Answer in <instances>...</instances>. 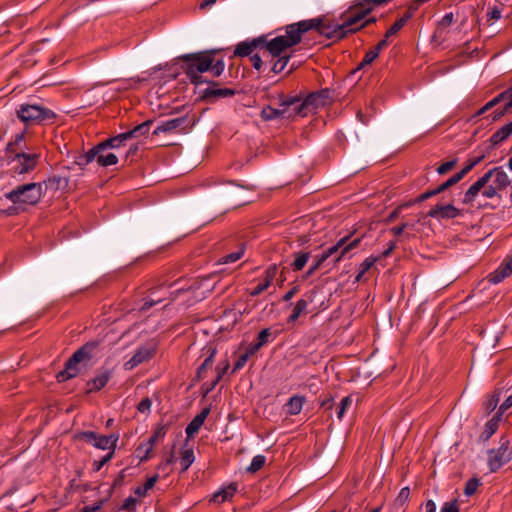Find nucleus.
<instances>
[{
  "label": "nucleus",
  "instance_id": "obj_1",
  "mask_svg": "<svg viewBox=\"0 0 512 512\" xmlns=\"http://www.w3.org/2000/svg\"><path fill=\"white\" fill-rule=\"evenodd\" d=\"M510 185L511 180L503 168L500 166L494 167L488 170L467 189L462 202L467 205L473 204L481 190L485 198L492 199L497 196L500 197V193L506 190Z\"/></svg>",
  "mask_w": 512,
  "mask_h": 512
},
{
  "label": "nucleus",
  "instance_id": "obj_2",
  "mask_svg": "<svg viewBox=\"0 0 512 512\" xmlns=\"http://www.w3.org/2000/svg\"><path fill=\"white\" fill-rule=\"evenodd\" d=\"M215 49L204 50L196 53L180 55L177 60L182 63V69L192 84L199 85L208 82L202 73L209 71L214 62Z\"/></svg>",
  "mask_w": 512,
  "mask_h": 512
},
{
  "label": "nucleus",
  "instance_id": "obj_3",
  "mask_svg": "<svg viewBox=\"0 0 512 512\" xmlns=\"http://www.w3.org/2000/svg\"><path fill=\"white\" fill-rule=\"evenodd\" d=\"M286 35L277 36L270 41L264 35V42L261 49H265L273 58L282 56V53L302 41V30L299 29L297 22L285 27Z\"/></svg>",
  "mask_w": 512,
  "mask_h": 512
},
{
  "label": "nucleus",
  "instance_id": "obj_4",
  "mask_svg": "<svg viewBox=\"0 0 512 512\" xmlns=\"http://www.w3.org/2000/svg\"><path fill=\"white\" fill-rule=\"evenodd\" d=\"M298 27L302 30V35L313 30L320 36H324L334 42L344 39V32L339 24L332 21H326L323 17H317L297 22Z\"/></svg>",
  "mask_w": 512,
  "mask_h": 512
},
{
  "label": "nucleus",
  "instance_id": "obj_5",
  "mask_svg": "<svg viewBox=\"0 0 512 512\" xmlns=\"http://www.w3.org/2000/svg\"><path fill=\"white\" fill-rule=\"evenodd\" d=\"M97 346V342H87L79 349H77L65 362L64 369L57 373V381L65 382L71 378L76 377L78 374L77 365L81 362L89 361L92 357L93 351L97 348Z\"/></svg>",
  "mask_w": 512,
  "mask_h": 512
},
{
  "label": "nucleus",
  "instance_id": "obj_6",
  "mask_svg": "<svg viewBox=\"0 0 512 512\" xmlns=\"http://www.w3.org/2000/svg\"><path fill=\"white\" fill-rule=\"evenodd\" d=\"M44 194L42 183H27L19 185L5 194L14 204L36 205Z\"/></svg>",
  "mask_w": 512,
  "mask_h": 512
},
{
  "label": "nucleus",
  "instance_id": "obj_7",
  "mask_svg": "<svg viewBox=\"0 0 512 512\" xmlns=\"http://www.w3.org/2000/svg\"><path fill=\"white\" fill-rule=\"evenodd\" d=\"M40 157V153L26 149L6 155L5 159L8 164L14 163L12 169L15 174L24 175L36 169Z\"/></svg>",
  "mask_w": 512,
  "mask_h": 512
},
{
  "label": "nucleus",
  "instance_id": "obj_8",
  "mask_svg": "<svg viewBox=\"0 0 512 512\" xmlns=\"http://www.w3.org/2000/svg\"><path fill=\"white\" fill-rule=\"evenodd\" d=\"M16 113L19 120L27 126L53 120L56 117L52 110L38 104H21Z\"/></svg>",
  "mask_w": 512,
  "mask_h": 512
},
{
  "label": "nucleus",
  "instance_id": "obj_9",
  "mask_svg": "<svg viewBox=\"0 0 512 512\" xmlns=\"http://www.w3.org/2000/svg\"><path fill=\"white\" fill-rule=\"evenodd\" d=\"M512 459V447L508 437L502 436L497 448L488 450L487 463L491 472H497Z\"/></svg>",
  "mask_w": 512,
  "mask_h": 512
},
{
  "label": "nucleus",
  "instance_id": "obj_10",
  "mask_svg": "<svg viewBox=\"0 0 512 512\" xmlns=\"http://www.w3.org/2000/svg\"><path fill=\"white\" fill-rule=\"evenodd\" d=\"M77 438L92 444L95 448L101 450L110 449V451L115 452L119 435L111 434L109 436H106L100 435L94 431H83L78 434Z\"/></svg>",
  "mask_w": 512,
  "mask_h": 512
},
{
  "label": "nucleus",
  "instance_id": "obj_11",
  "mask_svg": "<svg viewBox=\"0 0 512 512\" xmlns=\"http://www.w3.org/2000/svg\"><path fill=\"white\" fill-rule=\"evenodd\" d=\"M209 86L199 93L200 100L213 104L220 98L232 97L236 94L235 89L220 88L216 81H208Z\"/></svg>",
  "mask_w": 512,
  "mask_h": 512
},
{
  "label": "nucleus",
  "instance_id": "obj_12",
  "mask_svg": "<svg viewBox=\"0 0 512 512\" xmlns=\"http://www.w3.org/2000/svg\"><path fill=\"white\" fill-rule=\"evenodd\" d=\"M350 235L344 236L341 239L337 241V243L328 249L324 250L323 253L326 255L327 258L331 257L332 255L337 254V256L334 259L335 263H338L341 261V259L351 250L358 247L361 238H355L352 241L348 242L350 239Z\"/></svg>",
  "mask_w": 512,
  "mask_h": 512
},
{
  "label": "nucleus",
  "instance_id": "obj_13",
  "mask_svg": "<svg viewBox=\"0 0 512 512\" xmlns=\"http://www.w3.org/2000/svg\"><path fill=\"white\" fill-rule=\"evenodd\" d=\"M504 102V105L502 108H499L500 112L504 116L507 114L511 108H512V87H509L508 89L502 91L498 95H496L494 98H492L490 101H488L483 107H481L477 113L476 116L483 115L488 110L494 108L498 105V103Z\"/></svg>",
  "mask_w": 512,
  "mask_h": 512
},
{
  "label": "nucleus",
  "instance_id": "obj_14",
  "mask_svg": "<svg viewBox=\"0 0 512 512\" xmlns=\"http://www.w3.org/2000/svg\"><path fill=\"white\" fill-rule=\"evenodd\" d=\"M168 429H169L168 424H162V423L157 424V426L153 430L152 435L149 437L148 441L145 444H142L137 449L138 451H140L142 449H145L144 450V455L140 456V460L141 461H146V460H148L150 458V454L153 451V447H154L155 443L159 439L165 437V435L168 432Z\"/></svg>",
  "mask_w": 512,
  "mask_h": 512
},
{
  "label": "nucleus",
  "instance_id": "obj_15",
  "mask_svg": "<svg viewBox=\"0 0 512 512\" xmlns=\"http://www.w3.org/2000/svg\"><path fill=\"white\" fill-rule=\"evenodd\" d=\"M427 216L437 220H447L462 216V211L452 204H437L428 211Z\"/></svg>",
  "mask_w": 512,
  "mask_h": 512
},
{
  "label": "nucleus",
  "instance_id": "obj_16",
  "mask_svg": "<svg viewBox=\"0 0 512 512\" xmlns=\"http://www.w3.org/2000/svg\"><path fill=\"white\" fill-rule=\"evenodd\" d=\"M316 294V290H311L305 293L304 296L296 302L291 315L287 319L288 323L295 322L301 314L306 312L308 304L314 301Z\"/></svg>",
  "mask_w": 512,
  "mask_h": 512
},
{
  "label": "nucleus",
  "instance_id": "obj_17",
  "mask_svg": "<svg viewBox=\"0 0 512 512\" xmlns=\"http://www.w3.org/2000/svg\"><path fill=\"white\" fill-rule=\"evenodd\" d=\"M512 274V256L506 257L499 267L488 275V281L498 284Z\"/></svg>",
  "mask_w": 512,
  "mask_h": 512
},
{
  "label": "nucleus",
  "instance_id": "obj_18",
  "mask_svg": "<svg viewBox=\"0 0 512 512\" xmlns=\"http://www.w3.org/2000/svg\"><path fill=\"white\" fill-rule=\"evenodd\" d=\"M278 272V268L276 264H271L264 272L263 281L256 285L251 291L250 296L256 297L264 292L273 282Z\"/></svg>",
  "mask_w": 512,
  "mask_h": 512
},
{
  "label": "nucleus",
  "instance_id": "obj_19",
  "mask_svg": "<svg viewBox=\"0 0 512 512\" xmlns=\"http://www.w3.org/2000/svg\"><path fill=\"white\" fill-rule=\"evenodd\" d=\"M263 42H264V35L254 38L251 41H242L237 44V46L234 50V56H238V57L251 56L252 52L256 48H261V45Z\"/></svg>",
  "mask_w": 512,
  "mask_h": 512
},
{
  "label": "nucleus",
  "instance_id": "obj_20",
  "mask_svg": "<svg viewBox=\"0 0 512 512\" xmlns=\"http://www.w3.org/2000/svg\"><path fill=\"white\" fill-rule=\"evenodd\" d=\"M111 378V371L108 369L101 370L99 374L87 382L88 393L100 391L106 386Z\"/></svg>",
  "mask_w": 512,
  "mask_h": 512
},
{
  "label": "nucleus",
  "instance_id": "obj_21",
  "mask_svg": "<svg viewBox=\"0 0 512 512\" xmlns=\"http://www.w3.org/2000/svg\"><path fill=\"white\" fill-rule=\"evenodd\" d=\"M343 22L340 25L342 28V32H344V38H346L349 34L356 33L361 30L359 28L358 21L352 15V8H349L342 16Z\"/></svg>",
  "mask_w": 512,
  "mask_h": 512
},
{
  "label": "nucleus",
  "instance_id": "obj_22",
  "mask_svg": "<svg viewBox=\"0 0 512 512\" xmlns=\"http://www.w3.org/2000/svg\"><path fill=\"white\" fill-rule=\"evenodd\" d=\"M187 123V116H181L178 118L170 119L162 122L153 131V135H159L160 133L172 132L178 128L183 127Z\"/></svg>",
  "mask_w": 512,
  "mask_h": 512
},
{
  "label": "nucleus",
  "instance_id": "obj_23",
  "mask_svg": "<svg viewBox=\"0 0 512 512\" xmlns=\"http://www.w3.org/2000/svg\"><path fill=\"white\" fill-rule=\"evenodd\" d=\"M319 107H323L320 104L319 99L315 92L308 94L304 99H302L301 104L299 105L298 111L303 115H309L314 113Z\"/></svg>",
  "mask_w": 512,
  "mask_h": 512
},
{
  "label": "nucleus",
  "instance_id": "obj_24",
  "mask_svg": "<svg viewBox=\"0 0 512 512\" xmlns=\"http://www.w3.org/2000/svg\"><path fill=\"white\" fill-rule=\"evenodd\" d=\"M512 134V121L499 128L489 139L488 151L508 139Z\"/></svg>",
  "mask_w": 512,
  "mask_h": 512
},
{
  "label": "nucleus",
  "instance_id": "obj_25",
  "mask_svg": "<svg viewBox=\"0 0 512 512\" xmlns=\"http://www.w3.org/2000/svg\"><path fill=\"white\" fill-rule=\"evenodd\" d=\"M304 403V396L294 395L290 397L284 406L286 414L290 416L298 415L301 412Z\"/></svg>",
  "mask_w": 512,
  "mask_h": 512
},
{
  "label": "nucleus",
  "instance_id": "obj_26",
  "mask_svg": "<svg viewBox=\"0 0 512 512\" xmlns=\"http://www.w3.org/2000/svg\"><path fill=\"white\" fill-rule=\"evenodd\" d=\"M25 134V130L16 134L14 139L6 144L5 156L27 149L25 144L23 143L25 139Z\"/></svg>",
  "mask_w": 512,
  "mask_h": 512
},
{
  "label": "nucleus",
  "instance_id": "obj_27",
  "mask_svg": "<svg viewBox=\"0 0 512 512\" xmlns=\"http://www.w3.org/2000/svg\"><path fill=\"white\" fill-rule=\"evenodd\" d=\"M153 123V120H146L142 122L141 124L135 126L133 129L124 132V135L126 136L127 140L133 139V138H140L142 136H147L150 131V127Z\"/></svg>",
  "mask_w": 512,
  "mask_h": 512
},
{
  "label": "nucleus",
  "instance_id": "obj_28",
  "mask_svg": "<svg viewBox=\"0 0 512 512\" xmlns=\"http://www.w3.org/2000/svg\"><path fill=\"white\" fill-rule=\"evenodd\" d=\"M152 351L148 348H139L132 358L126 363V366H129L130 369L138 366L139 364L148 361L152 358Z\"/></svg>",
  "mask_w": 512,
  "mask_h": 512
},
{
  "label": "nucleus",
  "instance_id": "obj_29",
  "mask_svg": "<svg viewBox=\"0 0 512 512\" xmlns=\"http://www.w3.org/2000/svg\"><path fill=\"white\" fill-rule=\"evenodd\" d=\"M127 138L124 133H120L116 136L110 137L99 143V147H102L104 152L108 149H119L122 146H125Z\"/></svg>",
  "mask_w": 512,
  "mask_h": 512
},
{
  "label": "nucleus",
  "instance_id": "obj_30",
  "mask_svg": "<svg viewBox=\"0 0 512 512\" xmlns=\"http://www.w3.org/2000/svg\"><path fill=\"white\" fill-rule=\"evenodd\" d=\"M237 490V486L235 484H230L226 488H223L217 492H215L211 498V502L215 503H223L233 497Z\"/></svg>",
  "mask_w": 512,
  "mask_h": 512
},
{
  "label": "nucleus",
  "instance_id": "obj_31",
  "mask_svg": "<svg viewBox=\"0 0 512 512\" xmlns=\"http://www.w3.org/2000/svg\"><path fill=\"white\" fill-rule=\"evenodd\" d=\"M500 420V417L498 415H495L492 419H490L481 433L479 440L482 442L488 441L491 436L497 431L498 429V422Z\"/></svg>",
  "mask_w": 512,
  "mask_h": 512
},
{
  "label": "nucleus",
  "instance_id": "obj_32",
  "mask_svg": "<svg viewBox=\"0 0 512 512\" xmlns=\"http://www.w3.org/2000/svg\"><path fill=\"white\" fill-rule=\"evenodd\" d=\"M216 354V348H211L209 355L205 358L203 363L198 367L196 371L195 380L200 381L204 378L206 371L212 366L214 357Z\"/></svg>",
  "mask_w": 512,
  "mask_h": 512
},
{
  "label": "nucleus",
  "instance_id": "obj_33",
  "mask_svg": "<svg viewBox=\"0 0 512 512\" xmlns=\"http://www.w3.org/2000/svg\"><path fill=\"white\" fill-rule=\"evenodd\" d=\"M310 252L308 251H298L293 254L294 260L291 263V268L293 271H300L302 270L305 265L307 264L309 258H310Z\"/></svg>",
  "mask_w": 512,
  "mask_h": 512
},
{
  "label": "nucleus",
  "instance_id": "obj_34",
  "mask_svg": "<svg viewBox=\"0 0 512 512\" xmlns=\"http://www.w3.org/2000/svg\"><path fill=\"white\" fill-rule=\"evenodd\" d=\"M301 102H302V99L299 97H288L287 99H285V103L283 105L286 106V108H289L287 118H292L295 116H301V117L307 116V115H303L302 113H300L298 111L299 105L301 104Z\"/></svg>",
  "mask_w": 512,
  "mask_h": 512
},
{
  "label": "nucleus",
  "instance_id": "obj_35",
  "mask_svg": "<svg viewBox=\"0 0 512 512\" xmlns=\"http://www.w3.org/2000/svg\"><path fill=\"white\" fill-rule=\"evenodd\" d=\"M195 460L194 451L192 448H183L180 457L181 471L185 472L193 464Z\"/></svg>",
  "mask_w": 512,
  "mask_h": 512
},
{
  "label": "nucleus",
  "instance_id": "obj_36",
  "mask_svg": "<svg viewBox=\"0 0 512 512\" xmlns=\"http://www.w3.org/2000/svg\"><path fill=\"white\" fill-rule=\"evenodd\" d=\"M277 335L278 331L273 332L271 328H265L258 333L256 341L263 347L274 341Z\"/></svg>",
  "mask_w": 512,
  "mask_h": 512
},
{
  "label": "nucleus",
  "instance_id": "obj_37",
  "mask_svg": "<svg viewBox=\"0 0 512 512\" xmlns=\"http://www.w3.org/2000/svg\"><path fill=\"white\" fill-rule=\"evenodd\" d=\"M285 116V109H276L271 106L264 107L261 111V118L264 121H270Z\"/></svg>",
  "mask_w": 512,
  "mask_h": 512
},
{
  "label": "nucleus",
  "instance_id": "obj_38",
  "mask_svg": "<svg viewBox=\"0 0 512 512\" xmlns=\"http://www.w3.org/2000/svg\"><path fill=\"white\" fill-rule=\"evenodd\" d=\"M158 479H159L158 474L149 477L147 479V481L145 482V484H143L142 486H138V487H136L134 489V493L138 497L146 496L147 492L155 486V484L157 483Z\"/></svg>",
  "mask_w": 512,
  "mask_h": 512
},
{
  "label": "nucleus",
  "instance_id": "obj_39",
  "mask_svg": "<svg viewBox=\"0 0 512 512\" xmlns=\"http://www.w3.org/2000/svg\"><path fill=\"white\" fill-rule=\"evenodd\" d=\"M118 163V157L113 152H100L98 156V165L102 167H108L116 165Z\"/></svg>",
  "mask_w": 512,
  "mask_h": 512
},
{
  "label": "nucleus",
  "instance_id": "obj_40",
  "mask_svg": "<svg viewBox=\"0 0 512 512\" xmlns=\"http://www.w3.org/2000/svg\"><path fill=\"white\" fill-rule=\"evenodd\" d=\"M352 8V15L361 24L364 18L373 10L372 6H361L360 2Z\"/></svg>",
  "mask_w": 512,
  "mask_h": 512
},
{
  "label": "nucleus",
  "instance_id": "obj_41",
  "mask_svg": "<svg viewBox=\"0 0 512 512\" xmlns=\"http://www.w3.org/2000/svg\"><path fill=\"white\" fill-rule=\"evenodd\" d=\"M379 55L373 49L367 51L362 59V61L357 65V67L352 71V74L355 75L360 70L364 69L366 66L370 65Z\"/></svg>",
  "mask_w": 512,
  "mask_h": 512
},
{
  "label": "nucleus",
  "instance_id": "obj_42",
  "mask_svg": "<svg viewBox=\"0 0 512 512\" xmlns=\"http://www.w3.org/2000/svg\"><path fill=\"white\" fill-rule=\"evenodd\" d=\"M68 179L63 178L58 175H53L46 179L42 184L45 185L46 188H51L53 190H58L62 184L67 185Z\"/></svg>",
  "mask_w": 512,
  "mask_h": 512
},
{
  "label": "nucleus",
  "instance_id": "obj_43",
  "mask_svg": "<svg viewBox=\"0 0 512 512\" xmlns=\"http://www.w3.org/2000/svg\"><path fill=\"white\" fill-rule=\"evenodd\" d=\"M486 157V153L483 152L479 156L474 158H470L465 163L464 167L460 170V172L464 175V177L479 163H481Z\"/></svg>",
  "mask_w": 512,
  "mask_h": 512
},
{
  "label": "nucleus",
  "instance_id": "obj_44",
  "mask_svg": "<svg viewBox=\"0 0 512 512\" xmlns=\"http://www.w3.org/2000/svg\"><path fill=\"white\" fill-rule=\"evenodd\" d=\"M409 499H410V488L407 486L403 487L399 491V493L395 499V506H397L399 508H403L408 504Z\"/></svg>",
  "mask_w": 512,
  "mask_h": 512
},
{
  "label": "nucleus",
  "instance_id": "obj_45",
  "mask_svg": "<svg viewBox=\"0 0 512 512\" xmlns=\"http://www.w3.org/2000/svg\"><path fill=\"white\" fill-rule=\"evenodd\" d=\"M266 463V457L264 455H256L253 457L250 465L246 471L249 473H255L259 471Z\"/></svg>",
  "mask_w": 512,
  "mask_h": 512
},
{
  "label": "nucleus",
  "instance_id": "obj_46",
  "mask_svg": "<svg viewBox=\"0 0 512 512\" xmlns=\"http://www.w3.org/2000/svg\"><path fill=\"white\" fill-rule=\"evenodd\" d=\"M464 178V175L459 171L458 173L454 174L452 177H450L448 180L443 182L438 186L441 193L449 189L450 187L454 186L458 182H460Z\"/></svg>",
  "mask_w": 512,
  "mask_h": 512
},
{
  "label": "nucleus",
  "instance_id": "obj_47",
  "mask_svg": "<svg viewBox=\"0 0 512 512\" xmlns=\"http://www.w3.org/2000/svg\"><path fill=\"white\" fill-rule=\"evenodd\" d=\"M327 259L328 258L326 257V255L323 252L320 255H316L314 257V263L310 266V268L306 272V277H310L311 275H313L323 265V263Z\"/></svg>",
  "mask_w": 512,
  "mask_h": 512
},
{
  "label": "nucleus",
  "instance_id": "obj_48",
  "mask_svg": "<svg viewBox=\"0 0 512 512\" xmlns=\"http://www.w3.org/2000/svg\"><path fill=\"white\" fill-rule=\"evenodd\" d=\"M277 58L278 59L274 62L273 66H272V71L275 74H278L285 69V67L287 66V64L291 58V55H282Z\"/></svg>",
  "mask_w": 512,
  "mask_h": 512
},
{
  "label": "nucleus",
  "instance_id": "obj_49",
  "mask_svg": "<svg viewBox=\"0 0 512 512\" xmlns=\"http://www.w3.org/2000/svg\"><path fill=\"white\" fill-rule=\"evenodd\" d=\"M441 191L440 189L438 188V186L434 189H431V190H427L423 193H421L417 198H415L410 204H418V203H422L424 201H426L427 199L433 197V196H436L438 194H440Z\"/></svg>",
  "mask_w": 512,
  "mask_h": 512
},
{
  "label": "nucleus",
  "instance_id": "obj_50",
  "mask_svg": "<svg viewBox=\"0 0 512 512\" xmlns=\"http://www.w3.org/2000/svg\"><path fill=\"white\" fill-rule=\"evenodd\" d=\"M501 393L499 391H495L491 397L485 402V409L488 413L494 411L500 401Z\"/></svg>",
  "mask_w": 512,
  "mask_h": 512
},
{
  "label": "nucleus",
  "instance_id": "obj_51",
  "mask_svg": "<svg viewBox=\"0 0 512 512\" xmlns=\"http://www.w3.org/2000/svg\"><path fill=\"white\" fill-rule=\"evenodd\" d=\"M479 485H480V480L478 478L469 479L465 484L464 494L466 496H472L476 492Z\"/></svg>",
  "mask_w": 512,
  "mask_h": 512
},
{
  "label": "nucleus",
  "instance_id": "obj_52",
  "mask_svg": "<svg viewBox=\"0 0 512 512\" xmlns=\"http://www.w3.org/2000/svg\"><path fill=\"white\" fill-rule=\"evenodd\" d=\"M244 254V248H240L236 252L229 253L221 258L223 264L234 263L238 261Z\"/></svg>",
  "mask_w": 512,
  "mask_h": 512
},
{
  "label": "nucleus",
  "instance_id": "obj_53",
  "mask_svg": "<svg viewBox=\"0 0 512 512\" xmlns=\"http://www.w3.org/2000/svg\"><path fill=\"white\" fill-rule=\"evenodd\" d=\"M351 404H352V398H351V396H346V397H344V398L341 400V402H340V404H339V406H338V411H337V418H338L339 420H341V419L343 418V416H344V414H345V412H346L347 408H348V407H350V406H351Z\"/></svg>",
  "mask_w": 512,
  "mask_h": 512
},
{
  "label": "nucleus",
  "instance_id": "obj_54",
  "mask_svg": "<svg viewBox=\"0 0 512 512\" xmlns=\"http://www.w3.org/2000/svg\"><path fill=\"white\" fill-rule=\"evenodd\" d=\"M100 152H104L102 147H99V143L93 146L88 152L84 153V157H86L88 163L96 160L98 163V156Z\"/></svg>",
  "mask_w": 512,
  "mask_h": 512
},
{
  "label": "nucleus",
  "instance_id": "obj_55",
  "mask_svg": "<svg viewBox=\"0 0 512 512\" xmlns=\"http://www.w3.org/2000/svg\"><path fill=\"white\" fill-rule=\"evenodd\" d=\"M224 68L225 63L223 59H218L216 61L214 60V62L211 64V68L209 69V71L211 72L213 77H218L223 73Z\"/></svg>",
  "mask_w": 512,
  "mask_h": 512
},
{
  "label": "nucleus",
  "instance_id": "obj_56",
  "mask_svg": "<svg viewBox=\"0 0 512 512\" xmlns=\"http://www.w3.org/2000/svg\"><path fill=\"white\" fill-rule=\"evenodd\" d=\"M152 400L149 397L143 398L137 405V411L149 415L151 412Z\"/></svg>",
  "mask_w": 512,
  "mask_h": 512
},
{
  "label": "nucleus",
  "instance_id": "obj_57",
  "mask_svg": "<svg viewBox=\"0 0 512 512\" xmlns=\"http://www.w3.org/2000/svg\"><path fill=\"white\" fill-rule=\"evenodd\" d=\"M456 163H457V159H453L451 161L444 162L437 167L436 171L439 175H444L447 172H449L452 168H454Z\"/></svg>",
  "mask_w": 512,
  "mask_h": 512
},
{
  "label": "nucleus",
  "instance_id": "obj_58",
  "mask_svg": "<svg viewBox=\"0 0 512 512\" xmlns=\"http://www.w3.org/2000/svg\"><path fill=\"white\" fill-rule=\"evenodd\" d=\"M113 455H114V452L110 451L101 460L94 461L92 464L93 471L98 472L107 462H109L112 459Z\"/></svg>",
  "mask_w": 512,
  "mask_h": 512
},
{
  "label": "nucleus",
  "instance_id": "obj_59",
  "mask_svg": "<svg viewBox=\"0 0 512 512\" xmlns=\"http://www.w3.org/2000/svg\"><path fill=\"white\" fill-rule=\"evenodd\" d=\"M200 428L201 426L199 425V423H197L195 419H192L185 429L187 438H192L199 431Z\"/></svg>",
  "mask_w": 512,
  "mask_h": 512
},
{
  "label": "nucleus",
  "instance_id": "obj_60",
  "mask_svg": "<svg viewBox=\"0 0 512 512\" xmlns=\"http://www.w3.org/2000/svg\"><path fill=\"white\" fill-rule=\"evenodd\" d=\"M378 260L377 257H367L360 265H359V268L358 270L362 273H366L374 264L375 262Z\"/></svg>",
  "mask_w": 512,
  "mask_h": 512
},
{
  "label": "nucleus",
  "instance_id": "obj_61",
  "mask_svg": "<svg viewBox=\"0 0 512 512\" xmlns=\"http://www.w3.org/2000/svg\"><path fill=\"white\" fill-rule=\"evenodd\" d=\"M249 357L250 356L246 352L240 355L233 366L232 373H236L237 371L241 370L247 363Z\"/></svg>",
  "mask_w": 512,
  "mask_h": 512
},
{
  "label": "nucleus",
  "instance_id": "obj_62",
  "mask_svg": "<svg viewBox=\"0 0 512 512\" xmlns=\"http://www.w3.org/2000/svg\"><path fill=\"white\" fill-rule=\"evenodd\" d=\"M440 512H459V506L457 499L449 502H445L441 507Z\"/></svg>",
  "mask_w": 512,
  "mask_h": 512
},
{
  "label": "nucleus",
  "instance_id": "obj_63",
  "mask_svg": "<svg viewBox=\"0 0 512 512\" xmlns=\"http://www.w3.org/2000/svg\"><path fill=\"white\" fill-rule=\"evenodd\" d=\"M315 93L317 95V98L320 101V104H322V106H325L327 104L328 100L330 99V90L325 88V89L315 91Z\"/></svg>",
  "mask_w": 512,
  "mask_h": 512
},
{
  "label": "nucleus",
  "instance_id": "obj_64",
  "mask_svg": "<svg viewBox=\"0 0 512 512\" xmlns=\"http://www.w3.org/2000/svg\"><path fill=\"white\" fill-rule=\"evenodd\" d=\"M136 504H137V499L132 496H129L128 498H126L124 500V502L121 506V509L126 510V511H134Z\"/></svg>",
  "mask_w": 512,
  "mask_h": 512
}]
</instances>
